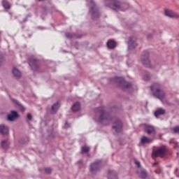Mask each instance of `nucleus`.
<instances>
[{
    "label": "nucleus",
    "instance_id": "obj_12",
    "mask_svg": "<svg viewBox=\"0 0 179 179\" xmlns=\"http://www.w3.org/2000/svg\"><path fill=\"white\" fill-rule=\"evenodd\" d=\"M144 131L147 132L148 135H156V129L155 127L149 124H145Z\"/></svg>",
    "mask_w": 179,
    "mask_h": 179
},
{
    "label": "nucleus",
    "instance_id": "obj_27",
    "mask_svg": "<svg viewBox=\"0 0 179 179\" xmlns=\"http://www.w3.org/2000/svg\"><path fill=\"white\" fill-rule=\"evenodd\" d=\"M90 150V147H87L86 145H84L81 148V153H88V152Z\"/></svg>",
    "mask_w": 179,
    "mask_h": 179
},
{
    "label": "nucleus",
    "instance_id": "obj_3",
    "mask_svg": "<svg viewBox=\"0 0 179 179\" xmlns=\"http://www.w3.org/2000/svg\"><path fill=\"white\" fill-rule=\"evenodd\" d=\"M111 83H115L122 87L123 90H126L127 92H134V89H135V85H132V84L129 83H127L124 78L121 77H115L110 79Z\"/></svg>",
    "mask_w": 179,
    "mask_h": 179
},
{
    "label": "nucleus",
    "instance_id": "obj_10",
    "mask_svg": "<svg viewBox=\"0 0 179 179\" xmlns=\"http://www.w3.org/2000/svg\"><path fill=\"white\" fill-rule=\"evenodd\" d=\"M141 63L144 66L150 68V59H149V52H145L141 56Z\"/></svg>",
    "mask_w": 179,
    "mask_h": 179
},
{
    "label": "nucleus",
    "instance_id": "obj_23",
    "mask_svg": "<svg viewBox=\"0 0 179 179\" xmlns=\"http://www.w3.org/2000/svg\"><path fill=\"white\" fill-rule=\"evenodd\" d=\"M13 103H15V104H17V106H18V107L20 108V111H25L26 108H24V106H23V105L20 104V102H19V101L16 100V99H13Z\"/></svg>",
    "mask_w": 179,
    "mask_h": 179
},
{
    "label": "nucleus",
    "instance_id": "obj_5",
    "mask_svg": "<svg viewBox=\"0 0 179 179\" xmlns=\"http://www.w3.org/2000/svg\"><path fill=\"white\" fill-rule=\"evenodd\" d=\"M87 3L90 7V13H91L93 18L99 17L100 12H99V8L96 6V3L93 0H87Z\"/></svg>",
    "mask_w": 179,
    "mask_h": 179
},
{
    "label": "nucleus",
    "instance_id": "obj_18",
    "mask_svg": "<svg viewBox=\"0 0 179 179\" xmlns=\"http://www.w3.org/2000/svg\"><path fill=\"white\" fill-rule=\"evenodd\" d=\"M108 179H118L117 173H115L114 171H110L108 174Z\"/></svg>",
    "mask_w": 179,
    "mask_h": 179
},
{
    "label": "nucleus",
    "instance_id": "obj_29",
    "mask_svg": "<svg viewBox=\"0 0 179 179\" xmlns=\"http://www.w3.org/2000/svg\"><path fill=\"white\" fill-rule=\"evenodd\" d=\"M173 131L174 134H179V126L173 127Z\"/></svg>",
    "mask_w": 179,
    "mask_h": 179
},
{
    "label": "nucleus",
    "instance_id": "obj_13",
    "mask_svg": "<svg viewBox=\"0 0 179 179\" xmlns=\"http://www.w3.org/2000/svg\"><path fill=\"white\" fill-rule=\"evenodd\" d=\"M58 108H59V102H56L51 108L48 109V113L50 114H56L57 111H58Z\"/></svg>",
    "mask_w": 179,
    "mask_h": 179
},
{
    "label": "nucleus",
    "instance_id": "obj_40",
    "mask_svg": "<svg viewBox=\"0 0 179 179\" xmlns=\"http://www.w3.org/2000/svg\"><path fill=\"white\" fill-rule=\"evenodd\" d=\"M177 155H178V152L177 153Z\"/></svg>",
    "mask_w": 179,
    "mask_h": 179
},
{
    "label": "nucleus",
    "instance_id": "obj_31",
    "mask_svg": "<svg viewBox=\"0 0 179 179\" xmlns=\"http://www.w3.org/2000/svg\"><path fill=\"white\" fill-rule=\"evenodd\" d=\"M45 173H46L47 174L51 173V171H52L51 168H45Z\"/></svg>",
    "mask_w": 179,
    "mask_h": 179
},
{
    "label": "nucleus",
    "instance_id": "obj_21",
    "mask_svg": "<svg viewBox=\"0 0 179 179\" xmlns=\"http://www.w3.org/2000/svg\"><path fill=\"white\" fill-rule=\"evenodd\" d=\"M72 111H73L74 113L76 111H79L80 110V103L79 102H76L72 108H71Z\"/></svg>",
    "mask_w": 179,
    "mask_h": 179
},
{
    "label": "nucleus",
    "instance_id": "obj_25",
    "mask_svg": "<svg viewBox=\"0 0 179 179\" xmlns=\"http://www.w3.org/2000/svg\"><path fill=\"white\" fill-rule=\"evenodd\" d=\"M2 5L5 9H10V3L6 0H3Z\"/></svg>",
    "mask_w": 179,
    "mask_h": 179
},
{
    "label": "nucleus",
    "instance_id": "obj_24",
    "mask_svg": "<svg viewBox=\"0 0 179 179\" xmlns=\"http://www.w3.org/2000/svg\"><path fill=\"white\" fill-rule=\"evenodd\" d=\"M150 142H152V139L146 137V136H143L141 138V143L145 144V143H150Z\"/></svg>",
    "mask_w": 179,
    "mask_h": 179
},
{
    "label": "nucleus",
    "instance_id": "obj_19",
    "mask_svg": "<svg viewBox=\"0 0 179 179\" xmlns=\"http://www.w3.org/2000/svg\"><path fill=\"white\" fill-rule=\"evenodd\" d=\"M137 174H138V176H139V177H141V178H145L148 176V173H146V171H145L143 169H138Z\"/></svg>",
    "mask_w": 179,
    "mask_h": 179
},
{
    "label": "nucleus",
    "instance_id": "obj_41",
    "mask_svg": "<svg viewBox=\"0 0 179 179\" xmlns=\"http://www.w3.org/2000/svg\"><path fill=\"white\" fill-rule=\"evenodd\" d=\"M0 34H1V31H0Z\"/></svg>",
    "mask_w": 179,
    "mask_h": 179
},
{
    "label": "nucleus",
    "instance_id": "obj_37",
    "mask_svg": "<svg viewBox=\"0 0 179 179\" xmlns=\"http://www.w3.org/2000/svg\"><path fill=\"white\" fill-rule=\"evenodd\" d=\"M127 64L128 66H131V65L129 64V60L127 61Z\"/></svg>",
    "mask_w": 179,
    "mask_h": 179
},
{
    "label": "nucleus",
    "instance_id": "obj_8",
    "mask_svg": "<svg viewBox=\"0 0 179 179\" xmlns=\"http://www.w3.org/2000/svg\"><path fill=\"white\" fill-rule=\"evenodd\" d=\"M166 145H162L157 150L153 151L152 157L155 158L159 156L160 157H164V155H166Z\"/></svg>",
    "mask_w": 179,
    "mask_h": 179
},
{
    "label": "nucleus",
    "instance_id": "obj_14",
    "mask_svg": "<svg viewBox=\"0 0 179 179\" xmlns=\"http://www.w3.org/2000/svg\"><path fill=\"white\" fill-rule=\"evenodd\" d=\"M29 64L31 66V69H33V71H37V69H38V60H36V59H29Z\"/></svg>",
    "mask_w": 179,
    "mask_h": 179
},
{
    "label": "nucleus",
    "instance_id": "obj_9",
    "mask_svg": "<svg viewBox=\"0 0 179 179\" xmlns=\"http://www.w3.org/2000/svg\"><path fill=\"white\" fill-rule=\"evenodd\" d=\"M138 38L135 36H131L129 38L128 41V50L131 51V50H134V48H136L138 47Z\"/></svg>",
    "mask_w": 179,
    "mask_h": 179
},
{
    "label": "nucleus",
    "instance_id": "obj_33",
    "mask_svg": "<svg viewBox=\"0 0 179 179\" xmlns=\"http://www.w3.org/2000/svg\"><path fill=\"white\" fill-rule=\"evenodd\" d=\"M27 117V120H29V121H31V120L33 119V117L30 113H28Z\"/></svg>",
    "mask_w": 179,
    "mask_h": 179
},
{
    "label": "nucleus",
    "instance_id": "obj_22",
    "mask_svg": "<svg viewBox=\"0 0 179 179\" xmlns=\"http://www.w3.org/2000/svg\"><path fill=\"white\" fill-rule=\"evenodd\" d=\"M108 48L110 50H113V48H115V41L110 40L106 43Z\"/></svg>",
    "mask_w": 179,
    "mask_h": 179
},
{
    "label": "nucleus",
    "instance_id": "obj_28",
    "mask_svg": "<svg viewBox=\"0 0 179 179\" xmlns=\"http://www.w3.org/2000/svg\"><path fill=\"white\" fill-rule=\"evenodd\" d=\"M143 79L145 80V82H148V80H150V74L149 73H145L143 77Z\"/></svg>",
    "mask_w": 179,
    "mask_h": 179
},
{
    "label": "nucleus",
    "instance_id": "obj_39",
    "mask_svg": "<svg viewBox=\"0 0 179 179\" xmlns=\"http://www.w3.org/2000/svg\"><path fill=\"white\" fill-rule=\"evenodd\" d=\"M153 166H156V163L153 164Z\"/></svg>",
    "mask_w": 179,
    "mask_h": 179
},
{
    "label": "nucleus",
    "instance_id": "obj_38",
    "mask_svg": "<svg viewBox=\"0 0 179 179\" xmlns=\"http://www.w3.org/2000/svg\"><path fill=\"white\" fill-rule=\"evenodd\" d=\"M152 31H153V33H155L156 30H153Z\"/></svg>",
    "mask_w": 179,
    "mask_h": 179
},
{
    "label": "nucleus",
    "instance_id": "obj_35",
    "mask_svg": "<svg viewBox=\"0 0 179 179\" xmlns=\"http://www.w3.org/2000/svg\"><path fill=\"white\" fill-rule=\"evenodd\" d=\"M135 164L137 166V167L141 168V162L138 161L135 162Z\"/></svg>",
    "mask_w": 179,
    "mask_h": 179
},
{
    "label": "nucleus",
    "instance_id": "obj_15",
    "mask_svg": "<svg viewBox=\"0 0 179 179\" xmlns=\"http://www.w3.org/2000/svg\"><path fill=\"white\" fill-rule=\"evenodd\" d=\"M19 118V114L17 111L13 110L11 111L10 114L8 115V121H15Z\"/></svg>",
    "mask_w": 179,
    "mask_h": 179
},
{
    "label": "nucleus",
    "instance_id": "obj_32",
    "mask_svg": "<svg viewBox=\"0 0 179 179\" xmlns=\"http://www.w3.org/2000/svg\"><path fill=\"white\" fill-rule=\"evenodd\" d=\"M4 62H5V59H3V57L0 55V66H1Z\"/></svg>",
    "mask_w": 179,
    "mask_h": 179
},
{
    "label": "nucleus",
    "instance_id": "obj_7",
    "mask_svg": "<svg viewBox=\"0 0 179 179\" xmlns=\"http://www.w3.org/2000/svg\"><path fill=\"white\" fill-rule=\"evenodd\" d=\"M112 129L115 134H120L122 132V122L120 120H116L113 123Z\"/></svg>",
    "mask_w": 179,
    "mask_h": 179
},
{
    "label": "nucleus",
    "instance_id": "obj_34",
    "mask_svg": "<svg viewBox=\"0 0 179 179\" xmlns=\"http://www.w3.org/2000/svg\"><path fill=\"white\" fill-rule=\"evenodd\" d=\"M152 37H153V34H148L147 35V38H148V40H150V38H152Z\"/></svg>",
    "mask_w": 179,
    "mask_h": 179
},
{
    "label": "nucleus",
    "instance_id": "obj_6",
    "mask_svg": "<svg viewBox=\"0 0 179 179\" xmlns=\"http://www.w3.org/2000/svg\"><path fill=\"white\" fill-rule=\"evenodd\" d=\"M101 169V161L97 160L90 164V171L92 174H97Z\"/></svg>",
    "mask_w": 179,
    "mask_h": 179
},
{
    "label": "nucleus",
    "instance_id": "obj_1",
    "mask_svg": "<svg viewBox=\"0 0 179 179\" xmlns=\"http://www.w3.org/2000/svg\"><path fill=\"white\" fill-rule=\"evenodd\" d=\"M95 116L94 121L99 122L101 125H108L113 120V117L106 112L104 107H99L94 109Z\"/></svg>",
    "mask_w": 179,
    "mask_h": 179
},
{
    "label": "nucleus",
    "instance_id": "obj_20",
    "mask_svg": "<svg viewBox=\"0 0 179 179\" xmlns=\"http://www.w3.org/2000/svg\"><path fill=\"white\" fill-rule=\"evenodd\" d=\"M166 114V110L163 108H159L155 112V116L157 118L159 115H163Z\"/></svg>",
    "mask_w": 179,
    "mask_h": 179
},
{
    "label": "nucleus",
    "instance_id": "obj_30",
    "mask_svg": "<svg viewBox=\"0 0 179 179\" xmlns=\"http://www.w3.org/2000/svg\"><path fill=\"white\" fill-rule=\"evenodd\" d=\"M66 37L67 38H73V37H75V34L67 33V34H66Z\"/></svg>",
    "mask_w": 179,
    "mask_h": 179
},
{
    "label": "nucleus",
    "instance_id": "obj_2",
    "mask_svg": "<svg viewBox=\"0 0 179 179\" xmlns=\"http://www.w3.org/2000/svg\"><path fill=\"white\" fill-rule=\"evenodd\" d=\"M104 3L106 6L117 12L120 10L124 12V10L129 9V4L128 3L121 2L118 0H105Z\"/></svg>",
    "mask_w": 179,
    "mask_h": 179
},
{
    "label": "nucleus",
    "instance_id": "obj_26",
    "mask_svg": "<svg viewBox=\"0 0 179 179\" xmlns=\"http://www.w3.org/2000/svg\"><path fill=\"white\" fill-rule=\"evenodd\" d=\"M1 146L3 149H8V148H9V142H8L6 140L2 141Z\"/></svg>",
    "mask_w": 179,
    "mask_h": 179
},
{
    "label": "nucleus",
    "instance_id": "obj_16",
    "mask_svg": "<svg viewBox=\"0 0 179 179\" xmlns=\"http://www.w3.org/2000/svg\"><path fill=\"white\" fill-rule=\"evenodd\" d=\"M0 134L5 136L9 134V128L5 124H0Z\"/></svg>",
    "mask_w": 179,
    "mask_h": 179
},
{
    "label": "nucleus",
    "instance_id": "obj_4",
    "mask_svg": "<svg viewBox=\"0 0 179 179\" xmlns=\"http://www.w3.org/2000/svg\"><path fill=\"white\" fill-rule=\"evenodd\" d=\"M150 89L153 96L159 100H163L166 97V92L162 89L160 84L155 83L150 86Z\"/></svg>",
    "mask_w": 179,
    "mask_h": 179
},
{
    "label": "nucleus",
    "instance_id": "obj_11",
    "mask_svg": "<svg viewBox=\"0 0 179 179\" xmlns=\"http://www.w3.org/2000/svg\"><path fill=\"white\" fill-rule=\"evenodd\" d=\"M164 13L167 17H170L171 19H179V14L171 10H166Z\"/></svg>",
    "mask_w": 179,
    "mask_h": 179
},
{
    "label": "nucleus",
    "instance_id": "obj_36",
    "mask_svg": "<svg viewBox=\"0 0 179 179\" xmlns=\"http://www.w3.org/2000/svg\"><path fill=\"white\" fill-rule=\"evenodd\" d=\"M69 127H71V124H69L68 122H66L64 124V128L67 129L69 128Z\"/></svg>",
    "mask_w": 179,
    "mask_h": 179
},
{
    "label": "nucleus",
    "instance_id": "obj_17",
    "mask_svg": "<svg viewBox=\"0 0 179 179\" xmlns=\"http://www.w3.org/2000/svg\"><path fill=\"white\" fill-rule=\"evenodd\" d=\"M12 72L14 78H16L17 79H20V78H22V72L20 71V70L17 69V68H13Z\"/></svg>",
    "mask_w": 179,
    "mask_h": 179
}]
</instances>
